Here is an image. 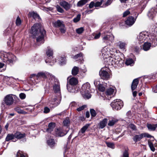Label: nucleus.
I'll list each match as a JSON object with an SVG mask.
<instances>
[{
	"label": "nucleus",
	"instance_id": "f257e3e1",
	"mask_svg": "<svg viewBox=\"0 0 157 157\" xmlns=\"http://www.w3.org/2000/svg\"><path fill=\"white\" fill-rule=\"evenodd\" d=\"M30 32L33 38L36 39V41L38 44L44 43V38L46 34V31L40 24H35L32 27Z\"/></svg>",
	"mask_w": 157,
	"mask_h": 157
},
{
	"label": "nucleus",
	"instance_id": "f03ea898",
	"mask_svg": "<svg viewBox=\"0 0 157 157\" xmlns=\"http://www.w3.org/2000/svg\"><path fill=\"white\" fill-rule=\"evenodd\" d=\"M55 80L54 82L52 80H51L49 82V84L53 85V91L57 95V96L54 97L52 99L49 101V103L50 104V106L52 107L57 106L60 104L61 99L59 83L57 81V79L55 78Z\"/></svg>",
	"mask_w": 157,
	"mask_h": 157
},
{
	"label": "nucleus",
	"instance_id": "7ed1b4c3",
	"mask_svg": "<svg viewBox=\"0 0 157 157\" xmlns=\"http://www.w3.org/2000/svg\"><path fill=\"white\" fill-rule=\"evenodd\" d=\"M137 38L140 44L146 40L147 41H150L154 47L157 45V36L149 34L147 32L144 31L140 33Z\"/></svg>",
	"mask_w": 157,
	"mask_h": 157
},
{
	"label": "nucleus",
	"instance_id": "20e7f679",
	"mask_svg": "<svg viewBox=\"0 0 157 157\" xmlns=\"http://www.w3.org/2000/svg\"><path fill=\"white\" fill-rule=\"evenodd\" d=\"M30 78L31 80L34 84L38 83L42 78L44 79L48 78L49 82L51 80H53L54 82L55 80V77L54 75L46 71L39 72L36 75L35 74H32L31 75Z\"/></svg>",
	"mask_w": 157,
	"mask_h": 157
},
{
	"label": "nucleus",
	"instance_id": "39448f33",
	"mask_svg": "<svg viewBox=\"0 0 157 157\" xmlns=\"http://www.w3.org/2000/svg\"><path fill=\"white\" fill-rule=\"evenodd\" d=\"M0 58L4 62L11 64L16 60V57L13 54L3 51L0 52Z\"/></svg>",
	"mask_w": 157,
	"mask_h": 157
},
{
	"label": "nucleus",
	"instance_id": "423d86ee",
	"mask_svg": "<svg viewBox=\"0 0 157 157\" xmlns=\"http://www.w3.org/2000/svg\"><path fill=\"white\" fill-rule=\"evenodd\" d=\"M109 57L105 62L107 63V64L109 65H111L115 67L117 65L119 67L122 66L123 63V60L120 57L119 55L115 56Z\"/></svg>",
	"mask_w": 157,
	"mask_h": 157
},
{
	"label": "nucleus",
	"instance_id": "0eeeda50",
	"mask_svg": "<svg viewBox=\"0 0 157 157\" xmlns=\"http://www.w3.org/2000/svg\"><path fill=\"white\" fill-rule=\"evenodd\" d=\"M90 85L88 82L83 84L81 89V93L83 97L86 99H88L91 97L90 94Z\"/></svg>",
	"mask_w": 157,
	"mask_h": 157
},
{
	"label": "nucleus",
	"instance_id": "6e6552de",
	"mask_svg": "<svg viewBox=\"0 0 157 157\" xmlns=\"http://www.w3.org/2000/svg\"><path fill=\"white\" fill-rule=\"evenodd\" d=\"M143 137L152 138L151 140H148V143L151 150L152 151H154L155 149L154 146H156V141L155 140L154 137L147 133H143Z\"/></svg>",
	"mask_w": 157,
	"mask_h": 157
},
{
	"label": "nucleus",
	"instance_id": "1a4fd4ad",
	"mask_svg": "<svg viewBox=\"0 0 157 157\" xmlns=\"http://www.w3.org/2000/svg\"><path fill=\"white\" fill-rule=\"evenodd\" d=\"M111 105L113 109L120 110L123 107V103L121 100L117 99L111 103Z\"/></svg>",
	"mask_w": 157,
	"mask_h": 157
},
{
	"label": "nucleus",
	"instance_id": "9d476101",
	"mask_svg": "<svg viewBox=\"0 0 157 157\" xmlns=\"http://www.w3.org/2000/svg\"><path fill=\"white\" fill-rule=\"evenodd\" d=\"M115 93L114 88L110 87L107 89L105 92L104 99L109 100L114 96Z\"/></svg>",
	"mask_w": 157,
	"mask_h": 157
},
{
	"label": "nucleus",
	"instance_id": "9b49d317",
	"mask_svg": "<svg viewBox=\"0 0 157 157\" xmlns=\"http://www.w3.org/2000/svg\"><path fill=\"white\" fill-rule=\"evenodd\" d=\"M108 69L107 68H102L99 72V74L101 78L105 80H108L110 78V76L107 71Z\"/></svg>",
	"mask_w": 157,
	"mask_h": 157
},
{
	"label": "nucleus",
	"instance_id": "f8f14e48",
	"mask_svg": "<svg viewBox=\"0 0 157 157\" xmlns=\"http://www.w3.org/2000/svg\"><path fill=\"white\" fill-rule=\"evenodd\" d=\"M15 95L12 94H9L6 95L4 98V101L5 103L7 105H10L13 103V97L15 98Z\"/></svg>",
	"mask_w": 157,
	"mask_h": 157
},
{
	"label": "nucleus",
	"instance_id": "ddd939ff",
	"mask_svg": "<svg viewBox=\"0 0 157 157\" xmlns=\"http://www.w3.org/2000/svg\"><path fill=\"white\" fill-rule=\"evenodd\" d=\"M53 53V50L50 47H48L47 49L46 50V54L47 56L49 58L48 59H45V62L46 63L52 62L51 59L52 57V58Z\"/></svg>",
	"mask_w": 157,
	"mask_h": 157
},
{
	"label": "nucleus",
	"instance_id": "4468645a",
	"mask_svg": "<svg viewBox=\"0 0 157 157\" xmlns=\"http://www.w3.org/2000/svg\"><path fill=\"white\" fill-rule=\"evenodd\" d=\"M109 49L107 48L106 47H105L101 50V57L104 59L105 61L106 59H107L109 56Z\"/></svg>",
	"mask_w": 157,
	"mask_h": 157
},
{
	"label": "nucleus",
	"instance_id": "2eb2a0df",
	"mask_svg": "<svg viewBox=\"0 0 157 157\" xmlns=\"http://www.w3.org/2000/svg\"><path fill=\"white\" fill-rule=\"evenodd\" d=\"M103 40L104 42L107 43L109 44L113 42L114 40V36L112 34L107 35L103 37Z\"/></svg>",
	"mask_w": 157,
	"mask_h": 157
},
{
	"label": "nucleus",
	"instance_id": "dca6fc26",
	"mask_svg": "<svg viewBox=\"0 0 157 157\" xmlns=\"http://www.w3.org/2000/svg\"><path fill=\"white\" fill-rule=\"evenodd\" d=\"M69 130L68 129V130L64 131L63 128L57 129L55 131L56 135V136H63L68 132Z\"/></svg>",
	"mask_w": 157,
	"mask_h": 157
},
{
	"label": "nucleus",
	"instance_id": "f3484780",
	"mask_svg": "<svg viewBox=\"0 0 157 157\" xmlns=\"http://www.w3.org/2000/svg\"><path fill=\"white\" fill-rule=\"evenodd\" d=\"M59 4L61 6L66 10H68L70 9L71 7V5L70 3L65 1H61L59 3Z\"/></svg>",
	"mask_w": 157,
	"mask_h": 157
},
{
	"label": "nucleus",
	"instance_id": "a211bd4d",
	"mask_svg": "<svg viewBox=\"0 0 157 157\" xmlns=\"http://www.w3.org/2000/svg\"><path fill=\"white\" fill-rule=\"evenodd\" d=\"M117 46L120 49L124 51H126L125 48L127 44L125 42L119 41L116 43Z\"/></svg>",
	"mask_w": 157,
	"mask_h": 157
},
{
	"label": "nucleus",
	"instance_id": "6ab92c4d",
	"mask_svg": "<svg viewBox=\"0 0 157 157\" xmlns=\"http://www.w3.org/2000/svg\"><path fill=\"white\" fill-rule=\"evenodd\" d=\"M135 21L136 19H134V17L132 16H130L125 21V23L127 25L131 26L134 24Z\"/></svg>",
	"mask_w": 157,
	"mask_h": 157
},
{
	"label": "nucleus",
	"instance_id": "aec40b11",
	"mask_svg": "<svg viewBox=\"0 0 157 157\" xmlns=\"http://www.w3.org/2000/svg\"><path fill=\"white\" fill-rule=\"evenodd\" d=\"M151 46L154 47L152 46V43L150 41H147L143 45V49L145 51H147L150 49Z\"/></svg>",
	"mask_w": 157,
	"mask_h": 157
},
{
	"label": "nucleus",
	"instance_id": "412c9836",
	"mask_svg": "<svg viewBox=\"0 0 157 157\" xmlns=\"http://www.w3.org/2000/svg\"><path fill=\"white\" fill-rule=\"evenodd\" d=\"M156 13V11H155L154 9L152 8L148 11L147 15L149 17L152 19L155 17Z\"/></svg>",
	"mask_w": 157,
	"mask_h": 157
},
{
	"label": "nucleus",
	"instance_id": "4be33fe9",
	"mask_svg": "<svg viewBox=\"0 0 157 157\" xmlns=\"http://www.w3.org/2000/svg\"><path fill=\"white\" fill-rule=\"evenodd\" d=\"M138 83V78H136L133 80L131 85V89L132 91H133L136 88Z\"/></svg>",
	"mask_w": 157,
	"mask_h": 157
},
{
	"label": "nucleus",
	"instance_id": "5701e85b",
	"mask_svg": "<svg viewBox=\"0 0 157 157\" xmlns=\"http://www.w3.org/2000/svg\"><path fill=\"white\" fill-rule=\"evenodd\" d=\"M15 137L18 139H21L25 137L26 135L24 133H21L20 132H17L14 134Z\"/></svg>",
	"mask_w": 157,
	"mask_h": 157
},
{
	"label": "nucleus",
	"instance_id": "b1692460",
	"mask_svg": "<svg viewBox=\"0 0 157 157\" xmlns=\"http://www.w3.org/2000/svg\"><path fill=\"white\" fill-rule=\"evenodd\" d=\"M63 22L59 20L53 23V26L56 28H60L63 26Z\"/></svg>",
	"mask_w": 157,
	"mask_h": 157
},
{
	"label": "nucleus",
	"instance_id": "393cba45",
	"mask_svg": "<svg viewBox=\"0 0 157 157\" xmlns=\"http://www.w3.org/2000/svg\"><path fill=\"white\" fill-rule=\"evenodd\" d=\"M67 89L70 92L74 93L75 92L74 85L67 84Z\"/></svg>",
	"mask_w": 157,
	"mask_h": 157
},
{
	"label": "nucleus",
	"instance_id": "a878e982",
	"mask_svg": "<svg viewBox=\"0 0 157 157\" xmlns=\"http://www.w3.org/2000/svg\"><path fill=\"white\" fill-rule=\"evenodd\" d=\"M147 125L148 129L151 131H155L157 128V124H148Z\"/></svg>",
	"mask_w": 157,
	"mask_h": 157
},
{
	"label": "nucleus",
	"instance_id": "bb28decb",
	"mask_svg": "<svg viewBox=\"0 0 157 157\" xmlns=\"http://www.w3.org/2000/svg\"><path fill=\"white\" fill-rule=\"evenodd\" d=\"M78 80L75 78L72 77L69 80V84L72 85H76L78 83Z\"/></svg>",
	"mask_w": 157,
	"mask_h": 157
},
{
	"label": "nucleus",
	"instance_id": "cd10ccee",
	"mask_svg": "<svg viewBox=\"0 0 157 157\" xmlns=\"http://www.w3.org/2000/svg\"><path fill=\"white\" fill-rule=\"evenodd\" d=\"M47 143L48 145L51 147L55 146L56 144L54 139L52 138L48 140Z\"/></svg>",
	"mask_w": 157,
	"mask_h": 157
},
{
	"label": "nucleus",
	"instance_id": "c85d7f7f",
	"mask_svg": "<svg viewBox=\"0 0 157 157\" xmlns=\"http://www.w3.org/2000/svg\"><path fill=\"white\" fill-rule=\"evenodd\" d=\"M143 138V133L138 135H135L133 137V140L135 142L140 140Z\"/></svg>",
	"mask_w": 157,
	"mask_h": 157
},
{
	"label": "nucleus",
	"instance_id": "c756f323",
	"mask_svg": "<svg viewBox=\"0 0 157 157\" xmlns=\"http://www.w3.org/2000/svg\"><path fill=\"white\" fill-rule=\"evenodd\" d=\"M107 122V119L106 118L104 119L100 123V128H104L106 125Z\"/></svg>",
	"mask_w": 157,
	"mask_h": 157
},
{
	"label": "nucleus",
	"instance_id": "7c9ffc66",
	"mask_svg": "<svg viewBox=\"0 0 157 157\" xmlns=\"http://www.w3.org/2000/svg\"><path fill=\"white\" fill-rule=\"evenodd\" d=\"M55 126V123L52 122L49 123L48 124V128L47 129V131L49 132H51Z\"/></svg>",
	"mask_w": 157,
	"mask_h": 157
},
{
	"label": "nucleus",
	"instance_id": "2f4dec72",
	"mask_svg": "<svg viewBox=\"0 0 157 157\" xmlns=\"http://www.w3.org/2000/svg\"><path fill=\"white\" fill-rule=\"evenodd\" d=\"M79 71L78 67L76 66L74 67L71 71V73L73 75H76L78 73Z\"/></svg>",
	"mask_w": 157,
	"mask_h": 157
},
{
	"label": "nucleus",
	"instance_id": "473e14b6",
	"mask_svg": "<svg viewBox=\"0 0 157 157\" xmlns=\"http://www.w3.org/2000/svg\"><path fill=\"white\" fill-rule=\"evenodd\" d=\"M59 62L60 64L61 65L64 64L66 63V58L64 56L60 57L59 59Z\"/></svg>",
	"mask_w": 157,
	"mask_h": 157
},
{
	"label": "nucleus",
	"instance_id": "72a5a7b5",
	"mask_svg": "<svg viewBox=\"0 0 157 157\" xmlns=\"http://www.w3.org/2000/svg\"><path fill=\"white\" fill-rule=\"evenodd\" d=\"M152 33L151 34L152 35L156 36L155 35L157 34V24H155L153 28L151 29Z\"/></svg>",
	"mask_w": 157,
	"mask_h": 157
},
{
	"label": "nucleus",
	"instance_id": "f704fd0d",
	"mask_svg": "<svg viewBox=\"0 0 157 157\" xmlns=\"http://www.w3.org/2000/svg\"><path fill=\"white\" fill-rule=\"evenodd\" d=\"M28 16L29 17H33L34 18H35L39 17V16L37 13L32 12L29 13Z\"/></svg>",
	"mask_w": 157,
	"mask_h": 157
},
{
	"label": "nucleus",
	"instance_id": "c9c22d12",
	"mask_svg": "<svg viewBox=\"0 0 157 157\" xmlns=\"http://www.w3.org/2000/svg\"><path fill=\"white\" fill-rule=\"evenodd\" d=\"M15 137V135L13 134H9L7 135L6 140L7 141H8L10 140L13 139Z\"/></svg>",
	"mask_w": 157,
	"mask_h": 157
},
{
	"label": "nucleus",
	"instance_id": "e433bc0d",
	"mask_svg": "<svg viewBox=\"0 0 157 157\" xmlns=\"http://www.w3.org/2000/svg\"><path fill=\"white\" fill-rule=\"evenodd\" d=\"M88 1V0H81L78 2L77 6L79 7L82 6L86 4Z\"/></svg>",
	"mask_w": 157,
	"mask_h": 157
},
{
	"label": "nucleus",
	"instance_id": "4c0bfd02",
	"mask_svg": "<svg viewBox=\"0 0 157 157\" xmlns=\"http://www.w3.org/2000/svg\"><path fill=\"white\" fill-rule=\"evenodd\" d=\"M18 113L25 114L27 113L24 111L22 109H21L19 107H17L14 109Z\"/></svg>",
	"mask_w": 157,
	"mask_h": 157
},
{
	"label": "nucleus",
	"instance_id": "58836bf2",
	"mask_svg": "<svg viewBox=\"0 0 157 157\" xmlns=\"http://www.w3.org/2000/svg\"><path fill=\"white\" fill-rule=\"evenodd\" d=\"M90 124H86L84 126H83L81 129L80 132H81L82 133H84L86 129L89 126Z\"/></svg>",
	"mask_w": 157,
	"mask_h": 157
},
{
	"label": "nucleus",
	"instance_id": "ea45409f",
	"mask_svg": "<svg viewBox=\"0 0 157 157\" xmlns=\"http://www.w3.org/2000/svg\"><path fill=\"white\" fill-rule=\"evenodd\" d=\"M106 0H100V1H98L95 3L94 6L97 7L101 6L105 2Z\"/></svg>",
	"mask_w": 157,
	"mask_h": 157
},
{
	"label": "nucleus",
	"instance_id": "a19ab883",
	"mask_svg": "<svg viewBox=\"0 0 157 157\" xmlns=\"http://www.w3.org/2000/svg\"><path fill=\"white\" fill-rule=\"evenodd\" d=\"M73 58L75 59H83V54L82 53H80L74 56Z\"/></svg>",
	"mask_w": 157,
	"mask_h": 157
},
{
	"label": "nucleus",
	"instance_id": "79ce46f5",
	"mask_svg": "<svg viewBox=\"0 0 157 157\" xmlns=\"http://www.w3.org/2000/svg\"><path fill=\"white\" fill-rule=\"evenodd\" d=\"M109 50H110V52L109 53L112 55L113 56L114 55V56H115L116 55H118L117 54V53L116 50L115 48H111V49H109Z\"/></svg>",
	"mask_w": 157,
	"mask_h": 157
},
{
	"label": "nucleus",
	"instance_id": "37998d69",
	"mask_svg": "<svg viewBox=\"0 0 157 157\" xmlns=\"http://www.w3.org/2000/svg\"><path fill=\"white\" fill-rule=\"evenodd\" d=\"M113 0H107L106 2H104L101 6L102 7H105L109 5L112 2Z\"/></svg>",
	"mask_w": 157,
	"mask_h": 157
},
{
	"label": "nucleus",
	"instance_id": "c03bdc74",
	"mask_svg": "<svg viewBox=\"0 0 157 157\" xmlns=\"http://www.w3.org/2000/svg\"><path fill=\"white\" fill-rule=\"evenodd\" d=\"M70 123V120L68 118H66L63 121V124L64 126H68Z\"/></svg>",
	"mask_w": 157,
	"mask_h": 157
},
{
	"label": "nucleus",
	"instance_id": "a18cd8bd",
	"mask_svg": "<svg viewBox=\"0 0 157 157\" xmlns=\"http://www.w3.org/2000/svg\"><path fill=\"white\" fill-rule=\"evenodd\" d=\"M105 143L108 147L111 148L112 149H114V148L115 145L114 143L107 142H105Z\"/></svg>",
	"mask_w": 157,
	"mask_h": 157
},
{
	"label": "nucleus",
	"instance_id": "49530a36",
	"mask_svg": "<svg viewBox=\"0 0 157 157\" xmlns=\"http://www.w3.org/2000/svg\"><path fill=\"white\" fill-rule=\"evenodd\" d=\"M128 151V148L125 149L123 153V157H129Z\"/></svg>",
	"mask_w": 157,
	"mask_h": 157
},
{
	"label": "nucleus",
	"instance_id": "de8ad7c7",
	"mask_svg": "<svg viewBox=\"0 0 157 157\" xmlns=\"http://www.w3.org/2000/svg\"><path fill=\"white\" fill-rule=\"evenodd\" d=\"M84 30V28L83 27H81L77 29L76 30V31L78 34H80L82 33Z\"/></svg>",
	"mask_w": 157,
	"mask_h": 157
},
{
	"label": "nucleus",
	"instance_id": "09e8293b",
	"mask_svg": "<svg viewBox=\"0 0 157 157\" xmlns=\"http://www.w3.org/2000/svg\"><path fill=\"white\" fill-rule=\"evenodd\" d=\"M81 15L78 14L77 15L76 17H75L73 20V21L75 23H76L78 22L80 19Z\"/></svg>",
	"mask_w": 157,
	"mask_h": 157
},
{
	"label": "nucleus",
	"instance_id": "8fccbe9b",
	"mask_svg": "<svg viewBox=\"0 0 157 157\" xmlns=\"http://www.w3.org/2000/svg\"><path fill=\"white\" fill-rule=\"evenodd\" d=\"M133 61L132 59H129L126 60L125 63L127 65H131L133 63Z\"/></svg>",
	"mask_w": 157,
	"mask_h": 157
},
{
	"label": "nucleus",
	"instance_id": "3c124183",
	"mask_svg": "<svg viewBox=\"0 0 157 157\" xmlns=\"http://www.w3.org/2000/svg\"><path fill=\"white\" fill-rule=\"evenodd\" d=\"M98 88L100 91L101 92L104 91L105 89V87L101 84L98 85Z\"/></svg>",
	"mask_w": 157,
	"mask_h": 157
},
{
	"label": "nucleus",
	"instance_id": "603ef678",
	"mask_svg": "<svg viewBox=\"0 0 157 157\" xmlns=\"http://www.w3.org/2000/svg\"><path fill=\"white\" fill-rule=\"evenodd\" d=\"M117 121L114 120H112L109 121L108 125L109 126H112L117 122Z\"/></svg>",
	"mask_w": 157,
	"mask_h": 157
},
{
	"label": "nucleus",
	"instance_id": "864d4df0",
	"mask_svg": "<svg viewBox=\"0 0 157 157\" xmlns=\"http://www.w3.org/2000/svg\"><path fill=\"white\" fill-rule=\"evenodd\" d=\"M56 9L58 12L61 13H63L64 12V10L58 5H57L56 6Z\"/></svg>",
	"mask_w": 157,
	"mask_h": 157
},
{
	"label": "nucleus",
	"instance_id": "5fc2aeb1",
	"mask_svg": "<svg viewBox=\"0 0 157 157\" xmlns=\"http://www.w3.org/2000/svg\"><path fill=\"white\" fill-rule=\"evenodd\" d=\"M21 21L20 18L19 17H17L16 21V25L17 26H19L21 24Z\"/></svg>",
	"mask_w": 157,
	"mask_h": 157
},
{
	"label": "nucleus",
	"instance_id": "6e6d98bb",
	"mask_svg": "<svg viewBox=\"0 0 157 157\" xmlns=\"http://www.w3.org/2000/svg\"><path fill=\"white\" fill-rule=\"evenodd\" d=\"M86 107V105H83L79 107L78 108H77L76 110L78 112L81 111L84 109Z\"/></svg>",
	"mask_w": 157,
	"mask_h": 157
},
{
	"label": "nucleus",
	"instance_id": "4d7b16f0",
	"mask_svg": "<svg viewBox=\"0 0 157 157\" xmlns=\"http://www.w3.org/2000/svg\"><path fill=\"white\" fill-rule=\"evenodd\" d=\"M90 113L92 116L94 117L96 115V113L95 111L93 109H90Z\"/></svg>",
	"mask_w": 157,
	"mask_h": 157
},
{
	"label": "nucleus",
	"instance_id": "13d9d810",
	"mask_svg": "<svg viewBox=\"0 0 157 157\" xmlns=\"http://www.w3.org/2000/svg\"><path fill=\"white\" fill-rule=\"evenodd\" d=\"M59 29L62 33H64L66 32V29L64 25H63V26L59 28Z\"/></svg>",
	"mask_w": 157,
	"mask_h": 157
},
{
	"label": "nucleus",
	"instance_id": "bf43d9fd",
	"mask_svg": "<svg viewBox=\"0 0 157 157\" xmlns=\"http://www.w3.org/2000/svg\"><path fill=\"white\" fill-rule=\"evenodd\" d=\"M21 151H19L17 153L16 157H25V155L21 153Z\"/></svg>",
	"mask_w": 157,
	"mask_h": 157
},
{
	"label": "nucleus",
	"instance_id": "052dcab7",
	"mask_svg": "<svg viewBox=\"0 0 157 157\" xmlns=\"http://www.w3.org/2000/svg\"><path fill=\"white\" fill-rule=\"evenodd\" d=\"M50 111V109L49 108L47 107H45L44 108V113H48Z\"/></svg>",
	"mask_w": 157,
	"mask_h": 157
},
{
	"label": "nucleus",
	"instance_id": "680f3d73",
	"mask_svg": "<svg viewBox=\"0 0 157 157\" xmlns=\"http://www.w3.org/2000/svg\"><path fill=\"white\" fill-rule=\"evenodd\" d=\"M19 97L21 99H23L25 98L26 95L24 93H21L19 94Z\"/></svg>",
	"mask_w": 157,
	"mask_h": 157
},
{
	"label": "nucleus",
	"instance_id": "e2e57ef3",
	"mask_svg": "<svg viewBox=\"0 0 157 157\" xmlns=\"http://www.w3.org/2000/svg\"><path fill=\"white\" fill-rule=\"evenodd\" d=\"M127 117L128 118H131L132 117L131 112L130 111H129L126 113Z\"/></svg>",
	"mask_w": 157,
	"mask_h": 157
},
{
	"label": "nucleus",
	"instance_id": "0e129e2a",
	"mask_svg": "<svg viewBox=\"0 0 157 157\" xmlns=\"http://www.w3.org/2000/svg\"><path fill=\"white\" fill-rule=\"evenodd\" d=\"M130 13L129 11L127 10L125 11L123 14V17H124L127 16Z\"/></svg>",
	"mask_w": 157,
	"mask_h": 157
},
{
	"label": "nucleus",
	"instance_id": "69168bd1",
	"mask_svg": "<svg viewBox=\"0 0 157 157\" xmlns=\"http://www.w3.org/2000/svg\"><path fill=\"white\" fill-rule=\"evenodd\" d=\"M7 44L8 46L11 47H13V41L11 42L10 40L7 42Z\"/></svg>",
	"mask_w": 157,
	"mask_h": 157
},
{
	"label": "nucleus",
	"instance_id": "338daca9",
	"mask_svg": "<svg viewBox=\"0 0 157 157\" xmlns=\"http://www.w3.org/2000/svg\"><path fill=\"white\" fill-rule=\"evenodd\" d=\"M134 51L136 52H138L140 50V47L139 46H135L133 48Z\"/></svg>",
	"mask_w": 157,
	"mask_h": 157
},
{
	"label": "nucleus",
	"instance_id": "774afa93",
	"mask_svg": "<svg viewBox=\"0 0 157 157\" xmlns=\"http://www.w3.org/2000/svg\"><path fill=\"white\" fill-rule=\"evenodd\" d=\"M95 3H94L93 2H91L90 4L89 5V7L90 8H92L94 6Z\"/></svg>",
	"mask_w": 157,
	"mask_h": 157
}]
</instances>
